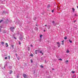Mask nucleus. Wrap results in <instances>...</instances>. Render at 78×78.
<instances>
[{
    "label": "nucleus",
    "instance_id": "obj_1",
    "mask_svg": "<svg viewBox=\"0 0 78 78\" xmlns=\"http://www.w3.org/2000/svg\"><path fill=\"white\" fill-rule=\"evenodd\" d=\"M23 76L25 78H28V76L26 75L25 74H23Z\"/></svg>",
    "mask_w": 78,
    "mask_h": 78
},
{
    "label": "nucleus",
    "instance_id": "obj_2",
    "mask_svg": "<svg viewBox=\"0 0 78 78\" xmlns=\"http://www.w3.org/2000/svg\"><path fill=\"white\" fill-rule=\"evenodd\" d=\"M56 44L57 45H58V47H60L61 46V44H60V43L59 42H57Z\"/></svg>",
    "mask_w": 78,
    "mask_h": 78
},
{
    "label": "nucleus",
    "instance_id": "obj_3",
    "mask_svg": "<svg viewBox=\"0 0 78 78\" xmlns=\"http://www.w3.org/2000/svg\"><path fill=\"white\" fill-rule=\"evenodd\" d=\"M10 29L11 31H12V32H13L14 31V27H11L10 28Z\"/></svg>",
    "mask_w": 78,
    "mask_h": 78
},
{
    "label": "nucleus",
    "instance_id": "obj_4",
    "mask_svg": "<svg viewBox=\"0 0 78 78\" xmlns=\"http://www.w3.org/2000/svg\"><path fill=\"white\" fill-rule=\"evenodd\" d=\"M52 23H53V25H54V26L56 25V24L55 23V21H53Z\"/></svg>",
    "mask_w": 78,
    "mask_h": 78
},
{
    "label": "nucleus",
    "instance_id": "obj_5",
    "mask_svg": "<svg viewBox=\"0 0 78 78\" xmlns=\"http://www.w3.org/2000/svg\"><path fill=\"white\" fill-rule=\"evenodd\" d=\"M39 53V51L38 50H36L35 51V53L36 54H37V53Z\"/></svg>",
    "mask_w": 78,
    "mask_h": 78
},
{
    "label": "nucleus",
    "instance_id": "obj_6",
    "mask_svg": "<svg viewBox=\"0 0 78 78\" xmlns=\"http://www.w3.org/2000/svg\"><path fill=\"white\" fill-rule=\"evenodd\" d=\"M6 44V47H8V44L7 43H5Z\"/></svg>",
    "mask_w": 78,
    "mask_h": 78
},
{
    "label": "nucleus",
    "instance_id": "obj_7",
    "mask_svg": "<svg viewBox=\"0 0 78 78\" xmlns=\"http://www.w3.org/2000/svg\"><path fill=\"white\" fill-rule=\"evenodd\" d=\"M72 9L73 10V12H74L75 11V9L74 8H73Z\"/></svg>",
    "mask_w": 78,
    "mask_h": 78
},
{
    "label": "nucleus",
    "instance_id": "obj_8",
    "mask_svg": "<svg viewBox=\"0 0 78 78\" xmlns=\"http://www.w3.org/2000/svg\"><path fill=\"white\" fill-rule=\"evenodd\" d=\"M35 30H36V31H37L38 30V28H37V27H35Z\"/></svg>",
    "mask_w": 78,
    "mask_h": 78
},
{
    "label": "nucleus",
    "instance_id": "obj_9",
    "mask_svg": "<svg viewBox=\"0 0 78 78\" xmlns=\"http://www.w3.org/2000/svg\"><path fill=\"white\" fill-rule=\"evenodd\" d=\"M68 62H69V60L66 61V64H68Z\"/></svg>",
    "mask_w": 78,
    "mask_h": 78
},
{
    "label": "nucleus",
    "instance_id": "obj_10",
    "mask_svg": "<svg viewBox=\"0 0 78 78\" xmlns=\"http://www.w3.org/2000/svg\"><path fill=\"white\" fill-rule=\"evenodd\" d=\"M72 73H75V71H72Z\"/></svg>",
    "mask_w": 78,
    "mask_h": 78
},
{
    "label": "nucleus",
    "instance_id": "obj_11",
    "mask_svg": "<svg viewBox=\"0 0 78 78\" xmlns=\"http://www.w3.org/2000/svg\"><path fill=\"white\" fill-rule=\"evenodd\" d=\"M12 71H10V74H12Z\"/></svg>",
    "mask_w": 78,
    "mask_h": 78
},
{
    "label": "nucleus",
    "instance_id": "obj_12",
    "mask_svg": "<svg viewBox=\"0 0 78 78\" xmlns=\"http://www.w3.org/2000/svg\"><path fill=\"white\" fill-rule=\"evenodd\" d=\"M11 46L12 48H14V45H12Z\"/></svg>",
    "mask_w": 78,
    "mask_h": 78
},
{
    "label": "nucleus",
    "instance_id": "obj_13",
    "mask_svg": "<svg viewBox=\"0 0 78 78\" xmlns=\"http://www.w3.org/2000/svg\"><path fill=\"white\" fill-rule=\"evenodd\" d=\"M40 53H41L42 55H44V53H42L41 51H40Z\"/></svg>",
    "mask_w": 78,
    "mask_h": 78
},
{
    "label": "nucleus",
    "instance_id": "obj_14",
    "mask_svg": "<svg viewBox=\"0 0 78 78\" xmlns=\"http://www.w3.org/2000/svg\"><path fill=\"white\" fill-rule=\"evenodd\" d=\"M66 53H69V50H67L66 51Z\"/></svg>",
    "mask_w": 78,
    "mask_h": 78
},
{
    "label": "nucleus",
    "instance_id": "obj_15",
    "mask_svg": "<svg viewBox=\"0 0 78 78\" xmlns=\"http://www.w3.org/2000/svg\"><path fill=\"white\" fill-rule=\"evenodd\" d=\"M30 62H31V63H33V60H32V59H31L30 60Z\"/></svg>",
    "mask_w": 78,
    "mask_h": 78
},
{
    "label": "nucleus",
    "instance_id": "obj_16",
    "mask_svg": "<svg viewBox=\"0 0 78 78\" xmlns=\"http://www.w3.org/2000/svg\"><path fill=\"white\" fill-rule=\"evenodd\" d=\"M69 41L70 42V43H72V41H71L70 40H69Z\"/></svg>",
    "mask_w": 78,
    "mask_h": 78
},
{
    "label": "nucleus",
    "instance_id": "obj_17",
    "mask_svg": "<svg viewBox=\"0 0 78 78\" xmlns=\"http://www.w3.org/2000/svg\"><path fill=\"white\" fill-rule=\"evenodd\" d=\"M19 44L20 45L21 44V42L20 41H19Z\"/></svg>",
    "mask_w": 78,
    "mask_h": 78
},
{
    "label": "nucleus",
    "instance_id": "obj_18",
    "mask_svg": "<svg viewBox=\"0 0 78 78\" xmlns=\"http://www.w3.org/2000/svg\"><path fill=\"white\" fill-rule=\"evenodd\" d=\"M4 42H2L1 43V44H2V45H4Z\"/></svg>",
    "mask_w": 78,
    "mask_h": 78
},
{
    "label": "nucleus",
    "instance_id": "obj_19",
    "mask_svg": "<svg viewBox=\"0 0 78 78\" xmlns=\"http://www.w3.org/2000/svg\"><path fill=\"white\" fill-rule=\"evenodd\" d=\"M59 61H62V60L61 58H60L58 59Z\"/></svg>",
    "mask_w": 78,
    "mask_h": 78
},
{
    "label": "nucleus",
    "instance_id": "obj_20",
    "mask_svg": "<svg viewBox=\"0 0 78 78\" xmlns=\"http://www.w3.org/2000/svg\"><path fill=\"white\" fill-rule=\"evenodd\" d=\"M41 68H44V66H42V65H41Z\"/></svg>",
    "mask_w": 78,
    "mask_h": 78
},
{
    "label": "nucleus",
    "instance_id": "obj_21",
    "mask_svg": "<svg viewBox=\"0 0 78 78\" xmlns=\"http://www.w3.org/2000/svg\"><path fill=\"white\" fill-rule=\"evenodd\" d=\"M2 22H3V20H1L0 21V23H1Z\"/></svg>",
    "mask_w": 78,
    "mask_h": 78
},
{
    "label": "nucleus",
    "instance_id": "obj_22",
    "mask_svg": "<svg viewBox=\"0 0 78 78\" xmlns=\"http://www.w3.org/2000/svg\"><path fill=\"white\" fill-rule=\"evenodd\" d=\"M64 39H67V37H64Z\"/></svg>",
    "mask_w": 78,
    "mask_h": 78
},
{
    "label": "nucleus",
    "instance_id": "obj_23",
    "mask_svg": "<svg viewBox=\"0 0 78 78\" xmlns=\"http://www.w3.org/2000/svg\"><path fill=\"white\" fill-rule=\"evenodd\" d=\"M42 37V35H40V37L41 38V37Z\"/></svg>",
    "mask_w": 78,
    "mask_h": 78
},
{
    "label": "nucleus",
    "instance_id": "obj_24",
    "mask_svg": "<svg viewBox=\"0 0 78 78\" xmlns=\"http://www.w3.org/2000/svg\"><path fill=\"white\" fill-rule=\"evenodd\" d=\"M1 28H2V26H0V31H1V30H2Z\"/></svg>",
    "mask_w": 78,
    "mask_h": 78
},
{
    "label": "nucleus",
    "instance_id": "obj_25",
    "mask_svg": "<svg viewBox=\"0 0 78 78\" xmlns=\"http://www.w3.org/2000/svg\"><path fill=\"white\" fill-rule=\"evenodd\" d=\"M30 56H33V54H31L30 55Z\"/></svg>",
    "mask_w": 78,
    "mask_h": 78
},
{
    "label": "nucleus",
    "instance_id": "obj_26",
    "mask_svg": "<svg viewBox=\"0 0 78 78\" xmlns=\"http://www.w3.org/2000/svg\"><path fill=\"white\" fill-rule=\"evenodd\" d=\"M6 22H9L8 20H6Z\"/></svg>",
    "mask_w": 78,
    "mask_h": 78
},
{
    "label": "nucleus",
    "instance_id": "obj_27",
    "mask_svg": "<svg viewBox=\"0 0 78 78\" xmlns=\"http://www.w3.org/2000/svg\"><path fill=\"white\" fill-rule=\"evenodd\" d=\"M64 40L62 41V43H64Z\"/></svg>",
    "mask_w": 78,
    "mask_h": 78
},
{
    "label": "nucleus",
    "instance_id": "obj_28",
    "mask_svg": "<svg viewBox=\"0 0 78 78\" xmlns=\"http://www.w3.org/2000/svg\"><path fill=\"white\" fill-rule=\"evenodd\" d=\"M8 58H9V59H10V56H8Z\"/></svg>",
    "mask_w": 78,
    "mask_h": 78
},
{
    "label": "nucleus",
    "instance_id": "obj_29",
    "mask_svg": "<svg viewBox=\"0 0 78 78\" xmlns=\"http://www.w3.org/2000/svg\"><path fill=\"white\" fill-rule=\"evenodd\" d=\"M54 12V10H52V12Z\"/></svg>",
    "mask_w": 78,
    "mask_h": 78
},
{
    "label": "nucleus",
    "instance_id": "obj_30",
    "mask_svg": "<svg viewBox=\"0 0 78 78\" xmlns=\"http://www.w3.org/2000/svg\"><path fill=\"white\" fill-rule=\"evenodd\" d=\"M14 39H17V38H16V37H14Z\"/></svg>",
    "mask_w": 78,
    "mask_h": 78
},
{
    "label": "nucleus",
    "instance_id": "obj_31",
    "mask_svg": "<svg viewBox=\"0 0 78 78\" xmlns=\"http://www.w3.org/2000/svg\"><path fill=\"white\" fill-rule=\"evenodd\" d=\"M5 59H7V57H5Z\"/></svg>",
    "mask_w": 78,
    "mask_h": 78
},
{
    "label": "nucleus",
    "instance_id": "obj_32",
    "mask_svg": "<svg viewBox=\"0 0 78 78\" xmlns=\"http://www.w3.org/2000/svg\"><path fill=\"white\" fill-rule=\"evenodd\" d=\"M74 16H77V15H76V14H75V15H74Z\"/></svg>",
    "mask_w": 78,
    "mask_h": 78
},
{
    "label": "nucleus",
    "instance_id": "obj_33",
    "mask_svg": "<svg viewBox=\"0 0 78 78\" xmlns=\"http://www.w3.org/2000/svg\"><path fill=\"white\" fill-rule=\"evenodd\" d=\"M46 78H51L50 77H47Z\"/></svg>",
    "mask_w": 78,
    "mask_h": 78
},
{
    "label": "nucleus",
    "instance_id": "obj_34",
    "mask_svg": "<svg viewBox=\"0 0 78 78\" xmlns=\"http://www.w3.org/2000/svg\"><path fill=\"white\" fill-rule=\"evenodd\" d=\"M19 75L17 76V78H19Z\"/></svg>",
    "mask_w": 78,
    "mask_h": 78
},
{
    "label": "nucleus",
    "instance_id": "obj_35",
    "mask_svg": "<svg viewBox=\"0 0 78 78\" xmlns=\"http://www.w3.org/2000/svg\"><path fill=\"white\" fill-rule=\"evenodd\" d=\"M30 46H31V47H33V45L32 44H31Z\"/></svg>",
    "mask_w": 78,
    "mask_h": 78
},
{
    "label": "nucleus",
    "instance_id": "obj_36",
    "mask_svg": "<svg viewBox=\"0 0 78 78\" xmlns=\"http://www.w3.org/2000/svg\"><path fill=\"white\" fill-rule=\"evenodd\" d=\"M49 7H50V5H48V8H49Z\"/></svg>",
    "mask_w": 78,
    "mask_h": 78
},
{
    "label": "nucleus",
    "instance_id": "obj_37",
    "mask_svg": "<svg viewBox=\"0 0 78 78\" xmlns=\"http://www.w3.org/2000/svg\"><path fill=\"white\" fill-rule=\"evenodd\" d=\"M62 45H64V43H62Z\"/></svg>",
    "mask_w": 78,
    "mask_h": 78
},
{
    "label": "nucleus",
    "instance_id": "obj_38",
    "mask_svg": "<svg viewBox=\"0 0 78 78\" xmlns=\"http://www.w3.org/2000/svg\"><path fill=\"white\" fill-rule=\"evenodd\" d=\"M30 50V47H28V50Z\"/></svg>",
    "mask_w": 78,
    "mask_h": 78
},
{
    "label": "nucleus",
    "instance_id": "obj_39",
    "mask_svg": "<svg viewBox=\"0 0 78 78\" xmlns=\"http://www.w3.org/2000/svg\"><path fill=\"white\" fill-rule=\"evenodd\" d=\"M45 27H47V25L46 24V25H45Z\"/></svg>",
    "mask_w": 78,
    "mask_h": 78
},
{
    "label": "nucleus",
    "instance_id": "obj_40",
    "mask_svg": "<svg viewBox=\"0 0 78 78\" xmlns=\"http://www.w3.org/2000/svg\"><path fill=\"white\" fill-rule=\"evenodd\" d=\"M44 32L45 31V30H44Z\"/></svg>",
    "mask_w": 78,
    "mask_h": 78
},
{
    "label": "nucleus",
    "instance_id": "obj_41",
    "mask_svg": "<svg viewBox=\"0 0 78 78\" xmlns=\"http://www.w3.org/2000/svg\"><path fill=\"white\" fill-rule=\"evenodd\" d=\"M54 70V69L53 68L52 69V70Z\"/></svg>",
    "mask_w": 78,
    "mask_h": 78
},
{
    "label": "nucleus",
    "instance_id": "obj_42",
    "mask_svg": "<svg viewBox=\"0 0 78 78\" xmlns=\"http://www.w3.org/2000/svg\"><path fill=\"white\" fill-rule=\"evenodd\" d=\"M76 22V20L74 21V22Z\"/></svg>",
    "mask_w": 78,
    "mask_h": 78
},
{
    "label": "nucleus",
    "instance_id": "obj_43",
    "mask_svg": "<svg viewBox=\"0 0 78 78\" xmlns=\"http://www.w3.org/2000/svg\"><path fill=\"white\" fill-rule=\"evenodd\" d=\"M77 8H78V6H77Z\"/></svg>",
    "mask_w": 78,
    "mask_h": 78
},
{
    "label": "nucleus",
    "instance_id": "obj_44",
    "mask_svg": "<svg viewBox=\"0 0 78 78\" xmlns=\"http://www.w3.org/2000/svg\"><path fill=\"white\" fill-rule=\"evenodd\" d=\"M36 26H37V24L36 25Z\"/></svg>",
    "mask_w": 78,
    "mask_h": 78
},
{
    "label": "nucleus",
    "instance_id": "obj_45",
    "mask_svg": "<svg viewBox=\"0 0 78 78\" xmlns=\"http://www.w3.org/2000/svg\"><path fill=\"white\" fill-rule=\"evenodd\" d=\"M18 60H19V59L18 58Z\"/></svg>",
    "mask_w": 78,
    "mask_h": 78
},
{
    "label": "nucleus",
    "instance_id": "obj_46",
    "mask_svg": "<svg viewBox=\"0 0 78 78\" xmlns=\"http://www.w3.org/2000/svg\"><path fill=\"white\" fill-rule=\"evenodd\" d=\"M16 55H17V54H16Z\"/></svg>",
    "mask_w": 78,
    "mask_h": 78
}]
</instances>
